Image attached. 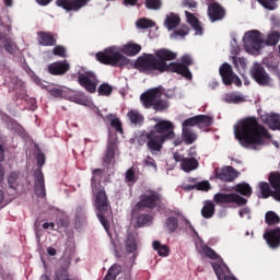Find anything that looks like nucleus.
<instances>
[{
  "mask_svg": "<svg viewBox=\"0 0 280 280\" xmlns=\"http://www.w3.org/2000/svg\"><path fill=\"white\" fill-rule=\"evenodd\" d=\"M250 75L255 80V82H257V84H260L261 86L270 84V77H268V73H266V70H264L259 63L254 65L250 70Z\"/></svg>",
  "mask_w": 280,
  "mask_h": 280,
  "instance_id": "obj_11",
  "label": "nucleus"
},
{
  "mask_svg": "<svg viewBox=\"0 0 280 280\" xmlns=\"http://www.w3.org/2000/svg\"><path fill=\"white\" fill-rule=\"evenodd\" d=\"M182 139L188 145H191V143H194V141L198 139V136L190 128L186 127V128H183Z\"/></svg>",
  "mask_w": 280,
  "mask_h": 280,
  "instance_id": "obj_27",
  "label": "nucleus"
},
{
  "mask_svg": "<svg viewBox=\"0 0 280 280\" xmlns=\"http://www.w3.org/2000/svg\"><path fill=\"white\" fill-rule=\"evenodd\" d=\"M52 52L55 56H59L60 58H65L67 56V49H65L62 46H56L52 49Z\"/></svg>",
  "mask_w": 280,
  "mask_h": 280,
  "instance_id": "obj_52",
  "label": "nucleus"
},
{
  "mask_svg": "<svg viewBox=\"0 0 280 280\" xmlns=\"http://www.w3.org/2000/svg\"><path fill=\"white\" fill-rule=\"evenodd\" d=\"M36 2L39 5H48V3H51V0H36Z\"/></svg>",
  "mask_w": 280,
  "mask_h": 280,
  "instance_id": "obj_64",
  "label": "nucleus"
},
{
  "mask_svg": "<svg viewBox=\"0 0 280 280\" xmlns=\"http://www.w3.org/2000/svg\"><path fill=\"white\" fill-rule=\"evenodd\" d=\"M259 189L262 198H270L271 191L268 183H259Z\"/></svg>",
  "mask_w": 280,
  "mask_h": 280,
  "instance_id": "obj_43",
  "label": "nucleus"
},
{
  "mask_svg": "<svg viewBox=\"0 0 280 280\" xmlns=\"http://www.w3.org/2000/svg\"><path fill=\"white\" fill-rule=\"evenodd\" d=\"M63 94L65 92L62 91V89L55 88L50 90V95H52L54 97H62Z\"/></svg>",
  "mask_w": 280,
  "mask_h": 280,
  "instance_id": "obj_54",
  "label": "nucleus"
},
{
  "mask_svg": "<svg viewBox=\"0 0 280 280\" xmlns=\"http://www.w3.org/2000/svg\"><path fill=\"white\" fill-rule=\"evenodd\" d=\"M270 185L273 187L275 191L280 189V173H271L269 175Z\"/></svg>",
  "mask_w": 280,
  "mask_h": 280,
  "instance_id": "obj_37",
  "label": "nucleus"
},
{
  "mask_svg": "<svg viewBox=\"0 0 280 280\" xmlns=\"http://www.w3.org/2000/svg\"><path fill=\"white\" fill-rule=\"evenodd\" d=\"M71 66L65 61H57L48 66V71L51 75H65Z\"/></svg>",
  "mask_w": 280,
  "mask_h": 280,
  "instance_id": "obj_16",
  "label": "nucleus"
},
{
  "mask_svg": "<svg viewBox=\"0 0 280 280\" xmlns=\"http://www.w3.org/2000/svg\"><path fill=\"white\" fill-rule=\"evenodd\" d=\"M100 180H102V170H94L92 177V191L94 195V205L97 209V218L101 224L104 226L106 233L110 235L108 231V224L106 223V219L104 214L108 211V197L106 196V190L100 185Z\"/></svg>",
  "mask_w": 280,
  "mask_h": 280,
  "instance_id": "obj_5",
  "label": "nucleus"
},
{
  "mask_svg": "<svg viewBox=\"0 0 280 280\" xmlns=\"http://www.w3.org/2000/svg\"><path fill=\"white\" fill-rule=\"evenodd\" d=\"M189 34V27L187 26H182L178 31H176L174 34L171 35L172 38H178L180 36H187Z\"/></svg>",
  "mask_w": 280,
  "mask_h": 280,
  "instance_id": "obj_47",
  "label": "nucleus"
},
{
  "mask_svg": "<svg viewBox=\"0 0 280 280\" xmlns=\"http://www.w3.org/2000/svg\"><path fill=\"white\" fill-rule=\"evenodd\" d=\"M37 163H38V165H45V154L39 153L37 155Z\"/></svg>",
  "mask_w": 280,
  "mask_h": 280,
  "instance_id": "obj_59",
  "label": "nucleus"
},
{
  "mask_svg": "<svg viewBox=\"0 0 280 280\" xmlns=\"http://www.w3.org/2000/svg\"><path fill=\"white\" fill-rule=\"evenodd\" d=\"M234 191L242 194V196H250V194H253V188L246 183H241L234 187Z\"/></svg>",
  "mask_w": 280,
  "mask_h": 280,
  "instance_id": "obj_32",
  "label": "nucleus"
},
{
  "mask_svg": "<svg viewBox=\"0 0 280 280\" xmlns=\"http://www.w3.org/2000/svg\"><path fill=\"white\" fill-rule=\"evenodd\" d=\"M125 246L127 253H135L137 250V241L135 240L133 235H129L125 241Z\"/></svg>",
  "mask_w": 280,
  "mask_h": 280,
  "instance_id": "obj_34",
  "label": "nucleus"
},
{
  "mask_svg": "<svg viewBox=\"0 0 280 280\" xmlns=\"http://www.w3.org/2000/svg\"><path fill=\"white\" fill-rule=\"evenodd\" d=\"M241 218H246L247 220H250V209L243 208L240 210Z\"/></svg>",
  "mask_w": 280,
  "mask_h": 280,
  "instance_id": "obj_55",
  "label": "nucleus"
},
{
  "mask_svg": "<svg viewBox=\"0 0 280 280\" xmlns=\"http://www.w3.org/2000/svg\"><path fill=\"white\" fill-rule=\"evenodd\" d=\"M145 5L149 10H159L161 8V0H147Z\"/></svg>",
  "mask_w": 280,
  "mask_h": 280,
  "instance_id": "obj_48",
  "label": "nucleus"
},
{
  "mask_svg": "<svg viewBox=\"0 0 280 280\" xmlns=\"http://www.w3.org/2000/svg\"><path fill=\"white\" fill-rule=\"evenodd\" d=\"M165 229L168 231V233H174V231L178 229V220L173 217L166 219Z\"/></svg>",
  "mask_w": 280,
  "mask_h": 280,
  "instance_id": "obj_36",
  "label": "nucleus"
},
{
  "mask_svg": "<svg viewBox=\"0 0 280 280\" xmlns=\"http://www.w3.org/2000/svg\"><path fill=\"white\" fill-rule=\"evenodd\" d=\"M212 268L218 277L219 280H236L235 278L231 277V276H224V272H226V270H229V268L226 267V265H224V262L222 261V259H218V262H212Z\"/></svg>",
  "mask_w": 280,
  "mask_h": 280,
  "instance_id": "obj_19",
  "label": "nucleus"
},
{
  "mask_svg": "<svg viewBox=\"0 0 280 280\" xmlns=\"http://www.w3.org/2000/svg\"><path fill=\"white\" fill-rule=\"evenodd\" d=\"M35 194L38 196V198H45V179L43 178V174L40 172L37 173Z\"/></svg>",
  "mask_w": 280,
  "mask_h": 280,
  "instance_id": "obj_25",
  "label": "nucleus"
},
{
  "mask_svg": "<svg viewBox=\"0 0 280 280\" xmlns=\"http://www.w3.org/2000/svg\"><path fill=\"white\" fill-rule=\"evenodd\" d=\"M127 117L131 121V124H135V126H139V124H143V115H141L139 112L131 109Z\"/></svg>",
  "mask_w": 280,
  "mask_h": 280,
  "instance_id": "obj_31",
  "label": "nucleus"
},
{
  "mask_svg": "<svg viewBox=\"0 0 280 280\" xmlns=\"http://www.w3.org/2000/svg\"><path fill=\"white\" fill-rule=\"evenodd\" d=\"M280 40V34L277 31L271 32L266 39V43L268 45H277V43H279Z\"/></svg>",
  "mask_w": 280,
  "mask_h": 280,
  "instance_id": "obj_40",
  "label": "nucleus"
},
{
  "mask_svg": "<svg viewBox=\"0 0 280 280\" xmlns=\"http://www.w3.org/2000/svg\"><path fill=\"white\" fill-rule=\"evenodd\" d=\"M139 51H141V45L129 42L122 45L121 49L117 46H112L96 54V60L103 65H112V67H124L130 62V59L126 56H137Z\"/></svg>",
  "mask_w": 280,
  "mask_h": 280,
  "instance_id": "obj_4",
  "label": "nucleus"
},
{
  "mask_svg": "<svg viewBox=\"0 0 280 280\" xmlns=\"http://www.w3.org/2000/svg\"><path fill=\"white\" fill-rule=\"evenodd\" d=\"M113 159H115V149L113 147H110L108 150H107V154H106V160L108 162L113 161Z\"/></svg>",
  "mask_w": 280,
  "mask_h": 280,
  "instance_id": "obj_58",
  "label": "nucleus"
},
{
  "mask_svg": "<svg viewBox=\"0 0 280 280\" xmlns=\"http://www.w3.org/2000/svg\"><path fill=\"white\" fill-rule=\"evenodd\" d=\"M243 43L247 54L257 56L264 49V35L257 30L248 31L243 36Z\"/></svg>",
  "mask_w": 280,
  "mask_h": 280,
  "instance_id": "obj_7",
  "label": "nucleus"
},
{
  "mask_svg": "<svg viewBox=\"0 0 280 280\" xmlns=\"http://www.w3.org/2000/svg\"><path fill=\"white\" fill-rule=\"evenodd\" d=\"M183 5H184V8H197L198 7V4L196 3V1H194V0H184L183 1Z\"/></svg>",
  "mask_w": 280,
  "mask_h": 280,
  "instance_id": "obj_57",
  "label": "nucleus"
},
{
  "mask_svg": "<svg viewBox=\"0 0 280 280\" xmlns=\"http://www.w3.org/2000/svg\"><path fill=\"white\" fill-rule=\"evenodd\" d=\"M261 5L266 8V10H277V1L278 0H258Z\"/></svg>",
  "mask_w": 280,
  "mask_h": 280,
  "instance_id": "obj_45",
  "label": "nucleus"
},
{
  "mask_svg": "<svg viewBox=\"0 0 280 280\" xmlns=\"http://www.w3.org/2000/svg\"><path fill=\"white\" fill-rule=\"evenodd\" d=\"M161 89L160 88H153L151 90H148L144 92L140 100L142 102V106L144 108H154V110H165L170 106V104L163 100H161Z\"/></svg>",
  "mask_w": 280,
  "mask_h": 280,
  "instance_id": "obj_6",
  "label": "nucleus"
},
{
  "mask_svg": "<svg viewBox=\"0 0 280 280\" xmlns=\"http://www.w3.org/2000/svg\"><path fill=\"white\" fill-rule=\"evenodd\" d=\"M196 189L199 191H209L211 189V184L208 180L200 182L196 185Z\"/></svg>",
  "mask_w": 280,
  "mask_h": 280,
  "instance_id": "obj_51",
  "label": "nucleus"
},
{
  "mask_svg": "<svg viewBox=\"0 0 280 280\" xmlns=\"http://www.w3.org/2000/svg\"><path fill=\"white\" fill-rule=\"evenodd\" d=\"M55 226L54 222L43 224V229H51V231H54Z\"/></svg>",
  "mask_w": 280,
  "mask_h": 280,
  "instance_id": "obj_63",
  "label": "nucleus"
},
{
  "mask_svg": "<svg viewBox=\"0 0 280 280\" xmlns=\"http://www.w3.org/2000/svg\"><path fill=\"white\" fill-rule=\"evenodd\" d=\"M231 45H232V49H231L232 56H237L240 54V46H237V42L233 39Z\"/></svg>",
  "mask_w": 280,
  "mask_h": 280,
  "instance_id": "obj_56",
  "label": "nucleus"
},
{
  "mask_svg": "<svg viewBox=\"0 0 280 280\" xmlns=\"http://www.w3.org/2000/svg\"><path fill=\"white\" fill-rule=\"evenodd\" d=\"M179 23H180V18H178V15L174 13L167 14L164 21V25L168 30V32H172V30H175V27H178Z\"/></svg>",
  "mask_w": 280,
  "mask_h": 280,
  "instance_id": "obj_24",
  "label": "nucleus"
},
{
  "mask_svg": "<svg viewBox=\"0 0 280 280\" xmlns=\"http://www.w3.org/2000/svg\"><path fill=\"white\" fill-rule=\"evenodd\" d=\"M214 201L218 205H229L231 202H235V205H238V207H242V205H246V199L244 197H241L237 194H217L214 195Z\"/></svg>",
  "mask_w": 280,
  "mask_h": 280,
  "instance_id": "obj_10",
  "label": "nucleus"
},
{
  "mask_svg": "<svg viewBox=\"0 0 280 280\" xmlns=\"http://www.w3.org/2000/svg\"><path fill=\"white\" fill-rule=\"evenodd\" d=\"M234 135L243 148H249L250 150H259V147L264 144V140L270 138L266 128L257 124L255 118L240 120L234 126Z\"/></svg>",
  "mask_w": 280,
  "mask_h": 280,
  "instance_id": "obj_2",
  "label": "nucleus"
},
{
  "mask_svg": "<svg viewBox=\"0 0 280 280\" xmlns=\"http://www.w3.org/2000/svg\"><path fill=\"white\" fill-rule=\"evenodd\" d=\"M78 82L88 93H95L97 91V77L93 72H80L78 75Z\"/></svg>",
  "mask_w": 280,
  "mask_h": 280,
  "instance_id": "obj_8",
  "label": "nucleus"
},
{
  "mask_svg": "<svg viewBox=\"0 0 280 280\" xmlns=\"http://www.w3.org/2000/svg\"><path fill=\"white\" fill-rule=\"evenodd\" d=\"M47 253L50 257H56V248L54 247H48Z\"/></svg>",
  "mask_w": 280,
  "mask_h": 280,
  "instance_id": "obj_62",
  "label": "nucleus"
},
{
  "mask_svg": "<svg viewBox=\"0 0 280 280\" xmlns=\"http://www.w3.org/2000/svg\"><path fill=\"white\" fill-rule=\"evenodd\" d=\"M1 45H4V49L9 54H16V45L10 42V39H1Z\"/></svg>",
  "mask_w": 280,
  "mask_h": 280,
  "instance_id": "obj_42",
  "label": "nucleus"
},
{
  "mask_svg": "<svg viewBox=\"0 0 280 280\" xmlns=\"http://www.w3.org/2000/svg\"><path fill=\"white\" fill-rule=\"evenodd\" d=\"M3 178H5V170H3V166L0 164V185L3 183Z\"/></svg>",
  "mask_w": 280,
  "mask_h": 280,
  "instance_id": "obj_60",
  "label": "nucleus"
},
{
  "mask_svg": "<svg viewBox=\"0 0 280 280\" xmlns=\"http://www.w3.org/2000/svg\"><path fill=\"white\" fill-rule=\"evenodd\" d=\"M237 176H240V173L231 166L223 167L220 173H217V178H220V180H224L225 183L235 180Z\"/></svg>",
  "mask_w": 280,
  "mask_h": 280,
  "instance_id": "obj_18",
  "label": "nucleus"
},
{
  "mask_svg": "<svg viewBox=\"0 0 280 280\" xmlns=\"http://www.w3.org/2000/svg\"><path fill=\"white\" fill-rule=\"evenodd\" d=\"M186 19H187V23H189V25L192 26V28L196 32V36H202V25L200 24V21H198V18H196L194 14H191L190 12L186 11L185 12Z\"/></svg>",
  "mask_w": 280,
  "mask_h": 280,
  "instance_id": "obj_22",
  "label": "nucleus"
},
{
  "mask_svg": "<svg viewBox=\"0 0 280 280\" xmlns=\"http://www.w3.org/2000/svg\"><path fill=\"white\" fill-rule=\"evenodd\" d=\"M138 30H148L149 27H154V22L152 20L142 18L136 22Z\"/></svg>",
  "mask_w": 280,
  "mask_h": 280,
  "instance_id": "obj_35",
  "label": "nucleus"
},
{
  "mask_svg": "<svg viewBox=\"0 0 280 280\" xmlns=\"http://www.w3.org/2000/svg\"><path fill=\"white\" fill-rule=\"evenodd\" d=\"M176 133L174 132V124L170 120L161 118H152L149 121V132H142L137 137V143L139 145H145L150 150L151 154H159L163 150V143L167 139H174Z\"/></svg>",
  "mask_w": 280,
  "mask_h": 280,
  "instance_id": "obj_1",
  "label": "nucleus"
},
{
  "mask_svg": "<svg viewBox=\"0 0 280 280\" xmlns=\"http://www.w3.org/2000/svg\"><path fill=\"white\" fill-rule=\"evenodd\" d=\"M109 124L112 128H115L117 132H120V135H124V129L121 128V120L115 116H109Z\"/></svg>",
  "mask_w": 280,
  "mask_h": 280,
  "instance_id": "obj_39",
  "label": "nucleus"
},
{
  "mask_svg": "<svg viewBox=\"0 0 280 280\" xmlns=\"http://www.w3.org/2000/svg\"><path fill=\"white\" fill-rule=\"evenodd\" d=\"M213 119L209 116H195L186 119L182 126L183 128H191V126H211Z\"/></svg>",
  "mask_w": 280,
  "mask_h": 280,
  "instance_id": "obj_13",
  "label": "nucleus"
},
{
  "mask_svg": "<svg viewBox=\"0 0 280 280\" xmlns=\"http://www.w3.org/2000/svg\"><path fill=\"white\" fill-rule=\"evenodd\" d=\"M208 14L212 23H215V21L224 19V9L220 4L213 3L208 8Z\"/></svg>",
  "mask_w": 280,
  "mask_h": 280,
  "instance_id": "obj_21",
  "label": "nucleus"
},
{
  "mask_svg": "<svg viewBox=\"0 0 280 280\" xmlns=\"http://www.w3.org/2000/svg\"><path fill=\"white\" fill-rule=\"evenodd\" d=\"M89 3V0H57L56 4L62 8L67 12H78V10L84 8Z\"/></svg>",
  "mask_w": 280,
  "mask_h": 280,
  "instance_id": "obj_12",
  "label": "nucleus"
},
{
  "mask_svg": "<svg viewBox=\"0 0 280 280\" xmlns=\"http://www.w3.org/2000/svg\"><path fill=\"white\" fill-rule=\"evenodd\" d=\"M8 183L10 185V187H12V188L16 187V185L19 183V173H11L8 177Z\"/></svg>",
  "mask_w": 280,
  "mask_h": 280,
  "instance_id": "obj_49",
  "label": "nucleus"
},
{
  "mask_svg": "<svg viewBox=\"0 0 280 280\" xmlns=\"http://www.w3.org/2000/svg\"><path fill=\"white\" fill-rule=\"evenodd\" d=\"M98 94L108 96L113 93V86L108 85L107 83H103L98 86Z\"/></svg>",
  "mask_w": 280,
  "mask_h": 280,
  "instance_id": "obj_44",
  "label": "nucleus"
},
{
  "mask_svg": "<svg viewBox=\"0 0 280 280\" xmlns=\"http://www.w3.org/2000/svg\"><path fill=\"white\" fill-rule=\"evenodd\" d=\"M38 43L44 47H51V45H56V39L54 38V35H51L50 33H39Z\"/></svg>",
  "mask_w": 280,
  "mask_h": 280,
  "instance_id": "obj_26",
  "label": "nucleus"
},
{
  "mask_svg": "<svg viewBox=\"0 0 280 280\" xmlns=\"http://www.w3.org/2000/svg\"><path fill=\"white\" fill-rule=\"evenodd\" d=\"M161 196L156 192H151L149 195H143L141 201L135 206V211H139L142 207H154L156 200H160Z\"/></svg>",
  "mask_w": 280,
  "mask_h": 280,
  "instance_id": "obj_15",
  "label": "nucleus"
},
{
  "mask_svg": "<svg viewBox=\"0 0 280 280\" xmlns=\"http://www.w3.org/2000/svg\"><path fill=\"white\" fill-rule=\"evenodd\" d=\"M126 180H128L129 183H135V180H137V175L135 174V171L132 168H129L126 172Z\"/></svg>",
  "mask_w": 280,
  "mask_h": 280,
  "instance_id": "obj_53",
  "label": "nucleus"
},
{
  "mask_svg": "<svg viewBox=\"0 0 280 280\" xmlns=\"http://www.w3.org/2000/svg\"><path fill=\"white\" fill-rule=\"evenodd\" d=\"M212 268L218 277L219 280H236L235 278L231 277V276H224V272H226V270H229V268L226 267V265H224V262L222 261V259H218V262H212Z\"/></svg>",
  "mask_w": 280,
  "mask_h": 280,
  "instance_id": "obj_20",
  "label": "nucleus"
},
{
  "mask_svg": "<svg viewBox=\"0 0 280 280\" xmlns=\"http://www.w3.org/2000/svg\"><path fill=\"white\" fill-rule=\"evenodd\" d=\"M264 238L270 248H278L280 246V228L265 233Z\"/></svg>",
  "mask_w": 280,
  "mask_h": 280,
  "instance_id": "obj_17",
  "label": "nucleus"
},
{
  "mask_svg": "<svg viewBox=\"0 0 280 280\" xmlns=\"http://www.w3.org/2000/svg\"><path fill=\"white\" fill-rule=\"evenodd\" d=\"M149 222H152V217L141 214L136 219V226H145Z\"/></svg>",
  "mask_w": 280,
  "mask_h": 280,
  "instance_id": "obj_41",
  "label": "nucleus"
},
{
  "mask_svg": "<svg viewBox=\"0 0 280 280\" xmlns=\"http://www.w3.org/2000/svg\"><path fill=\"white\" fill-rule=\"evenodd\" d=\"M223 100L228 104H242V102H244V96L240 93H226L223 96Z\"/></svg>",
  "mask_w": 280,
  "mask_h": 280,
  "instance_id": "obj_28",
  "label": "nucleus"
},
{
  "mask_svg": "<svg viewBox=\"0 0 280 280\" xmlns=\"http://www.w3.org/2000/svg\"><path fill=\"white\" fill-rule=\"evenodd\" d=\"M174 58H176V54L167 49H161L156 51V58L152 55L140 57L137 60V67H139V69H155L161 73H163V71H172L173 73L183 75L187 80H191V72L187 67L183 66V63H170V66H167L166 60H174Z\"/></svg>",
  "mask_w": 280,
  "mask_h": 280,
  "instance_id": "obj_3",
  "label": "nucleus"
},
{
  "mask_svg": "<svg viewBox=\"0 0 280 280\" xmlns=\"http://www.w3.org/2000/svg\"><path fill=\"white\" fill-rule=\"evenodd\" d=\"M174 160L176 163L182 162L180 166L184 172H194V170H198V161L196 159H183V155L174 153Z\"/></svg>",
  "mask_w": 280,
  "mask_h": 280,
  "instance_id": "obj_14",
  "label": "nucleus"
},
{
  "mask_svg": "<svg viewBox=\"0 0 280 280\" xmlns=\"http://www.w3.org/2000/svg\"><path fill=\"white\" fill-rule=\"evenodd\" d=\"M219 73L224 82V84H235L236 86H242V80L233 73V68L229 63H223L219 70Z\"/></svg>",
  "mask_w": 280,
  "mask_h": 280,
  "instance_id": "obj_9",
  "label": "nucleus"
},
{
  "mask_svg": "<svg viewBox=\"0 0 280 280\" xmlns=\"http://www.w3.org/2000/svg\"><path fill=\"white\" fill-rule=\"evenodd\" d=\"M152 246L160 257H167L170 255V247H167V245H163L161 242L155 241Z\"/></svg>",
  "mask_w": 280,
  "mask_h": 280,
  "instance_id": "obj_30",
  "label": "nucleus"
},
{
  "mask_svg": "<svg viewBox=\"0 0 280 280\" xmlns=\"http://www.w3.org/2000/svg\"><path fill=\"white\" fill-rule=\"evenodd\" d=\"M69 100L71 102H74V104H81V106H86V104H89V100H86L84 94L80 92H77L73 95L69 96Z\"/></svg>",
  "mask_w": 280,
  "mask_h": 280,
  "instance_id": "obj_33",
  "label": "nucleus"
},
{
  "mask_svg": "<svg viewBox=\"0 0 280 280\" xmlns=\"http://www.w3.org/2000/svg\"><path fill=\"white\" fill-rule=\"evenodd\" d=\"M265 220H266V223L269 225L279 224V222H280V218L273 211H268L265 214Z\"/></svg>",
  "mask_w": 280,
  "mask_h": 280,
  "instance_id": "obj_38",
  "label": "nucleus"
},
{
  "mask_svg": "<svg viewBox=\"0 0 280 280\" xmlns=\"http://www.w3.org/2000/svg\"><path fill=\"white\" fill-rule=\"evenodd\" d=\"M142 165L143 167H150L151 170H153V172H156V162L151 156H147L142 161Z\"/></svg>",
  "mask_w": 280,
  "mask_h": 280,
  "instance_id": "obj_46",
  "label": "nucleus"
},
{
  "mask_svg": "<svg viewBox=\"0 0 280 280\" xmlns=\"http://www.w3.org/2000/svg\"><path fill=\"white\" fill-rule=\"evenodd\" d=\"M196 248L201 255H206V257H210V259H218V254L209 248V246L205 245L202 241L196 243Z\"/></svg>",
  "mask_w": 280,
  "mask_h": 280,
  "instance_id": "obj_23",
  "label": "nucleus"
},
{
  "mask_svg": "<svg viewBox=\"0 0 280 280\" xmlns=\"http://www.w3.org/2000/svg\"><path fill=\"white\" fill-rule=\"evenodd\" d=\"M182 62H184V65H191V57H189L188 55H185L182 58Z\"/></svg>",
  "mask_w": 280,
  "mask_h": 280,
  "instance_id": "obj_61",
  "label": "nucleus"
},
{
  "mask_svg": "<svg viewBox=\"0 0 280 280\" xmlns=\"http://www.w3.org/2000/svg\"><path fill=\"white\" fill-rule=\"evenodd\" d=\"M213 213H215V206L211 201H206L201 209V215L203 218H212Z\"/></svg>",
  "mask_w": 280,
  "mask_h": 280,
  "instance_id": "obj_29",
  "label": "nucleus"
},
{
  "mask_svg": "<svg viewBox=\"0 0 280 280\" xmlns=\"http://www.w3.org/2000/svg\"><path fill=\"white\" fill-rule=\"evenodd\" d=\"M232 60L236 67V69H246V59L244 58H235V57H232Z\"/></svg>",
  "mask_w": 280,
  "mask_h": 280,
  "instance_id": "obj_50",
  "label": "nucleus"
}]
</instances>
